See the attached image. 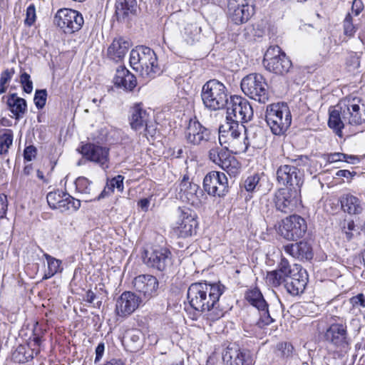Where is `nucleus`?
<instances>
[{"label": "nucleus", "mask_w": 365, "mask_h": 365, "mask_svg": "<svg viewBox=\"0 0 365 365\" xmlns=\"http://www.w3.org/2000/svg\"><path fill=\"white\" fill-rule=\"evenodd\" d=\"M225 290V287L220 282H195L188 287L187 299L193 309L206 313L207 319L215 322L222 317L226 312L220 302Z\"/></svg>", "instance_id": "nucleus-1"}, {"label": "nucleus", "mask_w": 365, "mask_h": 365, "mask_svg": "<svg viewBox=\"0 0 365 365\" xmlns=\"http://www.w3.org/2000/svg\"><path fill=\"white\" fill-rule=\"evenodd\" d=\"M364 123L365 102L359 98L341 101L333 110H329L328 125L339 136H341V129L357 128Z\"/></svg>", "instance_id": "nucleus-2"}, {"label": "nucleus", "mask_w": 365, "mask_h": 365, "mask_svg": "<svg viewBox=\"0 0 365 365\" xmlns=\"http://www.w3.org/2000/svg\"><path fill=\"white\" fill-rule=\"evenodd\" d=\"M130 65L147 81L155 78L161 73L155 51L145 46H138L131 50Z\"/></svg>", "instance_id": "nucleus-3"}, {"label": "nucleus", "mask_w": 365, "mask_h": 365, "mask_svg": "<svg viewBox=\"0 0 365 365\" xmlns=\"http://www.w3.org/2000/svg\"><path fill=\"white\" fill-rule=\"evenodd\" d=\"M329 351L338 357L344 356L351 349V339L346 322L343 320L332 322L324 334Z\"/></svg>", "instance_id": "nucleus-4"}, {"label": "nucleus", "mask_w": 365, "mask_h": 365, "mask_svg": "<svg viewBox=\"0 0 365 365\" xmlns=\"http://www.w3.org/2000/svg\"><path fill=\"white\" fill-rule=\"evenodd\" d=\"M265 120L274 135H283L292 123V114L288 105L283 102L267 105Z\"/></svg>", "instance_id": "nucleus-5"}, {"label": "nucleus", "mask_w": 365, "mask_h": 365, "mask_svg": "<svg viewBox=\"0 0 365 365\" xmlns=\"http://www.w3.org/2000/svg\"><path fill=\"white\" fill-rule=\"evenodd\" d=\"M242 131L246 132L244 125L226 120L219 128V142L221 146L226 145L235 150V152L245 153L250 145L249 138L246 135L242 142L240 138Z\"/></svg>", "instance_id": "nucleus-6"}, {"label": "nucleus", "mask_w": 365, "mask_h": 365, "mask_svg": "<svg viewBox=\"0 0 365 365\" xmlns=\"http://www.w3.org/2000/svg\"><path fill=\"white\" fill-rule=\"evenodd\" d=\"M201 98L204 106L211 110L222 109L228 103L225 86L216 79L210 80L203 85Z\"/></svg>", "instance_id": "nucleus-7"}, {"label": "nucleus", "mask_w": 365, "mask_h": 365, "mask_svg": "<svg viewBox=\"0 0 365 365\" xmlns=\"http://www.w3.org/2000/svg\"><path fill=\"white\" fill-rule=\"evenodd\" d=\"M240 86L242 92L250 98L260 103L268 101L267 84L261 74L250 73L246 76L242 78Z\"/></svg>", "instance_id": "nucleus-8"}, {"label": "nucleus", "mask_w": 365, "mask_h": 365, "mask_svg": "<svg viewBox=\"0 0 365 365\" xmlns=\"http://www.w3.org/2000/svg\"><path fill=\"white\" fill-rule=\"evenodd\" d=\"M227 106L226 120L240 124L247 123L253 117V110L249 101L239 96L230 97Z\"/></svg>", "instance_id": "nucleus-9"}, {"label": "nucleus", "mask_w": 365, "mask_h": 365, "mask_svg": "<svg viewBox=\"0 0 365 365\" xmlns=\"http://www.w3.org/2000/svg\"><path fill=\"white\" fill-rule=\"evenodd\" d=\"M263 64L265 68L276 74L287 73L292 62L278 46H271L264 53Z\"/></svg>", "instance_id": "nucleus-10"}, {"label": "nucleus", "mask_w": 365, "mask_h": 365, "mask_svg": "<svg viewBox=\"0 0 365 365\" xmlns=\"http://www.w3.org/2000/svg\"><path fill=\"white\" fill-rule=\"evenodd\" d=\"M54 23L65 34H73L79 31L83 25L82 14L71 9H61L54 16Z\"/></svg>", "instance_id": "nucleus-11"}, {"label": "nucleus", "mask_w": 365, "mask_h": 365, "mask_svg": "<svg viewBox=\"0 0 365 365\" xmlns=\"http://www.w3.org/2000/svg\"><path fill=\"white\" fill-rule=\"evenodd\" d=\"M245 299L259 312V319L253 322V324L259 328H262L274 322V319L269 312L268 304L258 288L247 290L245 294Z\"/></svg>", "instance_id": "nucleus-12"}, {"label": "nucleus", "mask_w": 365, "mask_h": 365, "mask_svg": "<svg viewBox=\"0 0 365 365\" xmlns=\"http://www.w3.org/2000/svg\"><path fill=\"white\" fill-rule=\"evenodd\" d=\"M203 189L210 196L223 197L229 191L228 180L224 173L211 171L203 180Z\"/></svg>", "instance_id": "nucleus-13"}, {"label": "nucleus", "mask_w": 365, "mask_h": 365, "mask_svg": "<svg viewBox=\"0 0 365 365\" xmlns=\"http://www.w3.org/2000/svg\"><path fill=\"white\" fill-rule=\"evenodd\" d=\"M144 262L158 271H166L173 264V255L165 247H155L145 252Z\"/></svg>", "instance_id": "nucleus-14"}, {"label": "nucleus", "mask_w": 365, "mask_h": 365, "mask_svg": "<svg viewBox=\"0 0 365 365\" xmlns=\"http://www.w3.org/2000/svg\"><path fill=\"white\" fill-rule=\"evenodd\" d=\"M133 285L143 302H148L158 295L159 282L150 274H140L133 280Z\"/></svg>", "instance_id": "nucleus-15"}, {"label": "nucleus", "mask_w": 365, "mask_h": 365, "mask_svg": "<svg viewBox=\"0 0 365 365\" xmlns=\"http://www.w3.org/2000/svg\"><path fill=\"white\" fill-rule=\"evenodd\" d=\"M109 148L94 143H86L81 147V153L88 160L98 165L103 170L110 168Z\"/></svg>", "instance_id": "nucleus-16"}, {"label": "nucleus", "mask_w": 365, "mask_h": 365, "mask_svg": "<svg viewBox=\"0 0 365 365\" xmlns=\"http://www.w3.org/2000/svg\"><path fill=\"white\" fill-rule=\"evenodd\" d=\"M227 10L229 19L237 25L246 23L255 11L248 0H228Z\"/></svg>", "instance_id": "nucleus-17"}, {"label": "nucleus", "mask_w": 365, "mask_h": 365, "mask_svg": "<svg viewBox=\"0 0 365 365\" xmlns=\"http://www.w3.org/2000/svg\"><path fill=\"white\" fill-rule=\"evenodd\" d=\"M299 190L291 187L279 188L274 195L276 209L284 213L291 212L297 205Z\"/></svg>", "instance_id": "nucleus-18"}, {"label": "nucleus", "mask_w": 365, "mask_h": 365, "mask_svg": "<svg viewBox=\"0 0 365 365\" xmlns=\"http://www.w3.org/2000/svg\"><path fill=\"white\" fill-rule=\"evenodd\" d=\"M276 179L279 184L286 187L300 190L303 184V173L296 166L281 165L277 168Z\"/></svg>", "instance_id": "nucleus-19"}, {"label": "nucleus", "mask_w": 365, "mask_h": 365, "mask_svg": "<svg viewBox=\"0 0 365 365\" xmlns=\"http://www.w3.org/2000/svg\"><path fill=\"white\" fill-rule=\"evenodd\" d=\"M307 230L305 220L299 215H293L282 220L279 231L287 240L294 241L302 237Z\"/></svg>", "instance_id": "nucleus-20"}, {"label": "nucleus", "mask_w": 365, "mask_h": 365, "mask_svg": "<svg viewBox=\"0 0 365 365\" xmlns=\"http://www.w3.org/2000/svg\"><path fill=\"white\" fill-rule=\"evenodd\" d=\"M216 146L209 151V158L215 164L226 170L229 174L235 173L238 170L239 163L228 151V146Z\"/></svg>", "instance_id": "nucleus-21"}, {"label": "nucleus", "mask_w": 365, "mask_h": 365, "mask_svg": "<svg viewBox=\"0 0 365 365\" xmlns=\"http://www.w3.org/2000/svg\"><path fill=\"white\" fill-rule=\"evenodd\" d=\"M46 200L51 209L58 210L61 212H64L71 208L76 211L81 207L79 200L75 199L69 194L58 190L48 192Z\"/></svg>", "instance_id": "nucleus-22"}, {"label": "nucleus", "mask_w": 365, "mask_h": 365, "mask_svg": "<svg viewBox=\"0 0 365 365\" xmlns=\"http://www.w3.org/2000/svg\"><path fill=\"white\" fill-rule=\"evenodd\" d=\"M197 227L195 215H192L189 209H179L178 220L173 228L175 234L179 237L185 238L195 233Z\"/></svg>", "instance_id": "nucleus-23"}, {"label": "nucleus", "mask_w": 365, "mask_h": 365, "mask_svg": "<svg viewBox=\"0 0 365 365\" xmlns=\"http://www.w3.org/2000/svg\"><path fill=\"white\" fill-rule=\"evenodd\" d=\"M210 137L211 131L203 126L196 117L190 119L185 130V138L187 143L198 145L209 141Z\"/></svg>", "instance_id": "nucleus-24"}, {"label": "nucleus", "mask_w": 365, "mask_h": 365, "mask_svg": "<svg viewBox=\"0 0 365 365\" xmlns=\"http://www.w3.org/2000/svg\"><path fill=\"white\" fill-rule=\"evenodd\" d=\"M142 302L140 297L135 293L124 292L117 299L115 312L119 317H127L131 314Z\"/></svg>", "instance_id": "nucleus-25"}, {"label": "nucleus", "mask_w": 365, "mask_h": 365, "mask_svg": "<svg viewBox=\"0 0 365 365\" xmlns=\"http://www.w3.org/2000/svg\"><path fill=\"white\" fill-rule=\"evenodd\" d=\"M226 365H252V358L247 350H241L236 345L227 347L222 354Z\"/></svg>", "instance_id": "nucleus-26"}, {"label": "nucleus", "mask_w": 365, "mask_h": 365, "mask_svg": "<svg viewBox=\"0 0 365 365\" xmlns=\"http://www.w3.org/2000/svg\"><path fill=\"white\" fill-rule=\"evenodd\" d=\"M179 194H181L180 198L185 197L192 204L196 200H200V197L204 195L198 185L189 180L187 175H184L178 185Z\"/></svg>", "instance_id": "nucleus-27"}, {"label": "nucleus", "mask_w": 365, "mask_h": 365, "mask_svg": "<svg viewBox=\"0 0 365 365\" xmlns=\"http://www.w3.org/2000/svg\"><path fill=\"white\" fill-rule=\"evenodd\" d=\"M308 282V275L305 269H300L286 279V289L292 295L304 292Z\"/></svg>", "instance_id": "nucleus-28"}, {"label": "nucleus", "mask_w": 365, "mask_h": 365, "mask_svg": "<svg viewBox=\"0 0 365 365\" xmlns=\"http://www.w3.org/2000/svg\"><path fill=\"white\" fill-rule=\"evenodd\" d=\"M3 98H6V108L16 120L19 121L26 113L27 103L24 98L19 97L16 93H11Z\"/></svg>", "instance_id": "nucleus-29"}, {"label": "nucleus", "mask_w": 365, "mask_h": 365, "mask_svg": "<svg viewBox=\"0 0 365 365\" xmlns=\"http://www.w3.org/2000/svg\"><path fill=\"white\" fill-rule=\"evenodd\" d=\"M130 47V42L128 40L122 37L115 38L108 48L107 56L113 61H120L125 57Z\"/></svg>", "instance_id": "nucleus-30"}, {"label": "nucleus", "mask_w": 365, "mask_h": 365, "mask_svg": "<svg viewBox=\"0 0 365 365\" xmlns=\"http://www.w3.org/2000/svg\"><path fill=\"white\" fill-rule=\"evenodd\" d=\"M284 251L293 257L300 260H310L313 257L311 245L304 241L284 246Z\"/></svg>", "instance_id": "nucleus-31"}, {"label": "nucleus", "mask_w": 365, "mask_h": 365, "mask_svg": "<svg viewBox=\"0 0 365 365\" xmlns=\"http://www.w3.org/2000/svg\"><path fill=\"white\" fill-rule=\"evenodd\" d=\"M114 85L126 91H132L136 86V78L125 67H119L113 78Z\"/></svg>", "instance_id": "nucleus-32"}, {"label": "nucleus", "mask_w": 365, "mask_h": 365, "mask_svg": "<svg viewBox=\"0 0 365 365\" xmlns=\"http://www.w3.org/2000/svg\"><path fill=\"white\" fill-rule=\"evenodd\" d=\"M122 344L130 352H136L143 346V333L139 329L127 330L122 339Z\"/></svg>", "instance_id": "nucleus-33"}, {"label": "nucleus", "mask_w": 365, "mask_h": 365, "mask_svg": "<svg viewBox=\"0 0 365 365\" xmlns=\"http://www.w3.org/2000/svg\"><path fill=\"white\" fill-rule=\"evenodd\" d=\"M115 7L117 19L122 21L136 14L138 4L136 0H116Z\"/></svg>", "instance_id": "nucleus-34"}, {"label": "nucleus", "mask_w": 365, "mask_h": 365, "mask_svg": "<svg viewBox=\"0 0 365 365\" xmlns=\"http://www.w3.org/2000/svg\"><path fill=\"white\" fill-rule=\"evenodd\" d=\"M342 210L349 215H360L364 208V202L351 194H345L341 197Z\"/></svg>", "instance_id": "nucleus-35"}, {"label": "nucleus", "mask_w": 365, "mask_h": 365, "mask_svg": "<svg viewBox=\"0 0 365 365\" xmlns=\"http://www.w3.org/2000/svg\"><path fill=\"white\" fill-rule=\"evenodd\" d=\"M150 117L148 113L140 104H135L130 110L129 118L132 129L138 130L144 128V124L148 122Z\"/></svg>", "instance_id": "nucleus-36"}, {"label": "nucleus", "mask_w": 365, "mask_h": 365, "mask_svg": "<svg viewBox=\"0 0 365 365\" xmlns=\"http://www.w3.org/2000/svg\"><path fill=\"white\" fill-rule=\"evenodd\" d=\"M47 262V269L43 276L42 279L46 280L51 278L57 273L61 272L63 269L62 267V261L58 259L47 253L43 254Z\"/></svg>", "instance_id": "nucleus-37"}, {"label": "nucleus", "mask_w": 365, "mask_h": 365, "mask_svg": "<svg viewBox=\"0 0 365 365\" xmlns=\"http://www.w3.org/2000/svg\"><path fill=\"white\" fill-rule=\"evenodd\" d=\"M123 180L124 177L123 175H118L113 178L109 181H108L106 187H104L103 190L101 192V194L98 196L97 199L101 200L106 196L110 195L111 193L114 192L115 188H116L118 191L122 192L124 189Z\"/></svg>", "instance_id": "nucleus-38"}, {"label": "nucleus", "mask_w": 365, "mask_h": 365, "mask_svg": "<svg viewBox=\"0 0 365 365\" xmlns=\"http://www.w3.org/2000/svg\"><path fill=\"white\" fill-rule=\"evenodd\" d=\"M266 181V178L259 174H255L248 176L243 182V187L246 191L253 192L260 190L262 183Z\"/></svg>", "instance_id": "nucleus-39"}, {"label": "nucleus", "mask_w": 365, "mask_h": 365, "mask_svg": "<svg viewBox=\"0 0 365 365\" xmlns=\"http://www.w3.org/2000/svg\"><path fill=\"white\" fill-rule=\"evenodd\" d=\"M200 29L195 24H187L183 32V38L187 44H193L198 40Z\"/></svg>", "instance_id": "nucleus-40"}, {"label": "nucleus", "mask_w": 365, "mask_h": 365, "mask_svg": "<svg viewBox=\"0 0 365 365\" xmlns=\"http://www.w3.org/2000/svg\"><path fill=\"white\" fill-rule=\"evenodd\" d=\"M34 351L35 349H33L31 354L27 353L26 347L20 346L12 354V359L17 363H26L34 358Z\"/></svg>", "instance_id": "nucleus-41"}, {"label": "nucleus", "mask_w": 365, "mask_h": 365, "mask_svg": "<svg viewBox=\"0 0 365 365\" xmlns=\"http://www.w3.org/2000/svg\"><path fill=\"white\" fill-rule=\"evenodd\" d=\"M13 132L11 130H6V132L0 135V155L7 154L9 148L13 143Z\"/></svg>", "instance_id": "nucleus-42"}, {"label": "nucleus", "mask_w": 365, "mask_h": 365, "mask_svg": "<svg viewBox=\"0 0 365 365\" xmlns=\"http://www.w3.org/2000/svg\"><path fill=\"white\" fill-rule=\"evenodd\" d=\"M91 183L86 178L79 177L75 181L76 189L81 194H90L92 190Z\"/></svg>", "instance_id": "nucleus-43"}, {"label": "nucleus", "mask_w": 365, "mask_h": 365, "mask_svg": "<svg viewBox=\"0 0 365 365\" xmlns=\"http://www.w3.org/2000/svg\"><path fill=\"white\" fill-rule=\"evenodd\" d=\"M266 279H267V282L269 284H271L274 287H277L282 282H286L287 278L285 277H284L282 274H281L280 272H279V271H277L276 269V270L267 272Z\"/></svg>", "instance_id": "nucleus-44"}, {"label": "nucleus", "mask_w": 365, "mask_h": 365, "mask_svg": "<svg viewBox=\"0 0 365 365\" xmlns=\"http://www.w3.org/2000/svg\"><path fill=\"white\" fill-rule=\"evenodd\" d=\"M277 354L283 358H289L292 356L294 347L289 342H281L277 345Z\"/></svg>", "instance_id": "nucleus-45"}, {"label": "nucleus", "mask_w": 365, "mask_h": 365, "mask_svg": "<svg viewBox=\"0 0 365 365\" xmlns=\"http://www.w3.org/2000/svg\"><path fill=\"white\" fill-rule=\"evenodd\" d=\"M14 74V68L6 69L1 73L0 76V94H2L6 91V84L10 82Z\"/></svg>", "instance_id": "nucleus-46"}, {"label": "nucleus", "mask_w": 365, "mask_h": 365, "mask_svg": "<svg viewBox=\"0 0 365 365\" xmlns=\"http://www.w3.org/2000/svg\"><path fill=\"white\" fill-rule=\"evenodd\" d=\"M342 232L348 240H351L358 232L353 220L344 221L342 225Z\"/></svg>", "instance_id": "nucleus-47"}, {"label": "nucleus", "mask_w": 365, "mask_h": 365, "mask_svg": "<svg viewBox=\"0 0 365 365\" xmlns=\"http://www.w3.org/2000/svg\"><path fill=\"white\" fill-rule=\"evenodd\" d=\"M47 99V91L46 89L36 90L34 101V104L38 109H42L46 103Z\"/></svg>", "instance_id": "nucleus-48"}, {"label": "nucleus", "mask_w": 365, "mask_h": 365, "mask_svg": "<svg viewBox=\"0 0 365 365\" xmlns=\"http://www.w3.org/2000/svg\"><path fill=\"white\" fill-rule=\"evenodd\" d=\"M352 21L351 15L349 13L347 14L344 20V33L348 36H353L356 31Z\"/></svg>", "instance_id": "nucleus-49"}, {"label": "nucleus", "mask_w": 365, "mask_h": 365, "mask_svg": "<svg viewBox=\"0 0 365 365\" xmlns=\"http://www.w3.org/2000/svg\"><path fill=\"white\" fill-rule=\"evenodd\" d=\"M20 82L23 90L26 93H31L33 91V82L30 79V76L24 72L20 76Z\"/></svg>", "instance_id": "nucleus-50"}, {"label": "nucleus", "mask_w": 365, "mask_h": 365, "mask_svg": "<svg viewBox=\"0 0 365 365\" xmlns=\"http://www.w3.org/2000/svg\"><path fill=\"white\" fill-rule=\"evenodd\" d=\"M283 274L287 279L289 277V274H291V269L288 261L285 259H282L278 266V269H277Z\"/></svg>", "instance_id": "nucleus-51"}, {"label": "nucleus", "mask_w": 365, "mask_h": 365, "mask_svg": "<svg viewBox=\"0 0 365 365\" xmlns=\"http://www.w3.org/2000/svg\"><path fill=\"white\" fill-rule=\"evenodd\" d=\"M37 154V149L34 145L26 146L24 150V160L27 161H31L36 158Z\"/></svg>", "instance_id": "nucleus-52"}, {"label": "nucleus", "mask_w": 365, "mask_h": 365, "mask_svg": "<svg viewBox=\"0 0 365 365\" xmlns=\"http://www.w3.org/2000/svg\"><path fill=\"white\" fill-rule=\"evenodd\" d=\"M36 20V11L34 6H29L26 9V17L25 19V24L28 26H31Z\"/></svg>", "instance_id": "nucleus-53"}, {"label": "nucleus", "mask_w": 365, "mask_h": 365, "mask_svg": "<svg viewBox=\"0 0 365 365\" xmlns=\"http://www.w3.org/2000/svg\"><path fill=\"white\" fill-rule=\"evenodd\" d=\"M7 208V196L4 194H0V220L6 217Z\"/></svg>", "instance_id": "nucleus-54"}, {"label": "nucleus", "mask_w": 365, "mask_h": 365, "mask_svg": "<svg viewBox=\"0 0 365 365\" xmlns=\"http://www.w3.org/2000/svg\"><path fill=\"white\" fill-rule=\"evenodd\" d=\"M350 302L354 307H365V295L362 293L358 294L350 299Z\"/></svg>", "instance_id": "nucleus-55"}, {"label": "nucleus", "mask_w": 365, "mask_h": 365, "mask_svg": "<svg viewBox=\"0 0 365 365\" xmlns=\"http://www.w3.org/2000/svg\"><path fill=\"white\" fill-rule=\"evenodd\" d=\"M145 126V135L148 137V135H150L151 137H153L155 134L156 133V124L155 123L150 122L148 120V122L145 124H144Z\"/></svg>", "instance_id": "nucleus-56"}, {"label": "nucleus", "mask_w": 365, "mask_h": 365, "mask_svg": "<svg viewBox=\"0 0 365 365\" xmlns=\"http://www.w3.org/2000/svg\"><path fill=\"white\" fill-rule=\"evenodd\" d=\"M344 153H334L328 155L327 162L329 163L344 162Z\"/></svg>", "instance_id": "nucleus-57"}, {"label": "nucleus", "mask_w": 365, "mask_h": 365, "mask_svg": "<svg viewBox=\"0 0 365 365\" xmlns=\"http://www.w3.org/2000/svg\"><path fill=\"white\" fill-rule=\"evenodd\" d=\"M356 172H350L348 170H339L336 173V175L339 178H345L348 182H350L352 177L356 175Z\"/></svg>", "instance_id": "nucleus-58"}, {"label": "nucleus", "mask_w": 365, "mask_h": 365, "mask_svg": "<svg viewBox=\"0 0 365 365\" xmlns=\"http://www.w3.org/2000/svg\"><path fill=\"white\" fill-rule=\"evenodd\" d=\"M364 4L361 0H354L352 2L351 11L356 16L359 15L363 10Z\"/></svg>", "instance_id": "nucleus-59"}, {"label": "nucleus", "mask_w": 365, "mask_h": 365, "mask_svg": "<svg viewBox=\"0 0 365 365\" xmlns=\"http://www.w3.org/2000/svg\"><path fill=\"white\" fill-rule=\"evenodd\" d=\"M105 346L103 343H100L96 349L95 363L99 361L104 353Z\"/></svg>", "instance_id": "nucleus-60"}, {"label": "nucleus", "mask_w": 365, "mask_h": 365, "mask_svg": "<svg viewBox=\"0 0 365 365\" xmlns=\"http://www.w3.org/2000/svg\"><path fill=\"white\" fill-rule=\"evenodd\" d=\"M41 342V338L40 336L36 335V334H34V339L31 342H30L31 345L34 346L33 349H35V354L37 355L39 352L38 349H36V347L40 346Z\"/></svg>", "instance_id": "nucleus-61"}, {"label": "nucleus", "mask_w": 365, "mask_h": 365, "mask_svg": "<svg viewBox=\"0 0 365 365\" xmlns=\"http://www.w3.org/2000/svg\"><path fill=\"white\" fill-rule=\"evenodd\" d=\"M359 161L360 158L358 156L344 153V162L354 165L359 163Z\"/></svg>", "instance_id": "nucleus-62"}, {"label": "nucleus", "mask_w": 365, "mask_h": 365, "mask_svg": "<svg viewBox=\"0 0 365 365\" xmlns=\"http://www.w3.org/2000/svg\"><path fill=\"white\" fill-rule=\"evenodd\" d=\"M149 205H150V200L148 199H147V198L141 199L138 202V206L143 211H147L148 210Z\"/></svg>", "instance_id": "nucleus-63"}, {"label": "nucleus", "mask_w": 365, "mask_h": 365, "mask_svg": "<svg viewBox=\"0 0 365 365\" xmlns=\"http://www.w3.org/2000/svg\"><path fill=\"white\" fill-rule=\"evenodd\" d=\"M96 298V294L91 290H88L85 296V300L88 303H93Z\"/></svg>", "instance_id": "nucleus-64"}]
</instances>
